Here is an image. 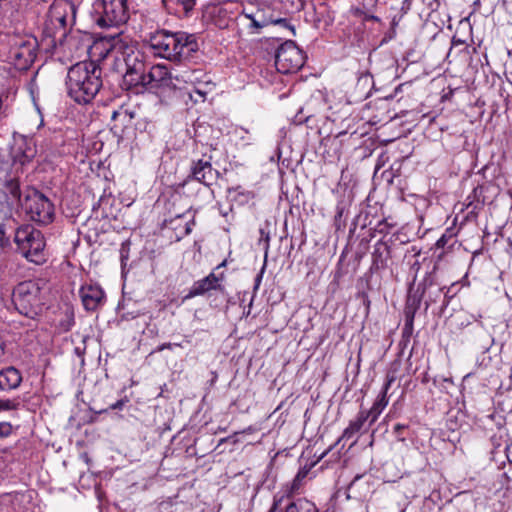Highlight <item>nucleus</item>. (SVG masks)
Listing matches in <instances>:
<instances>
[{
	"label": "nucleus",
	"instance_id": "42",
	"mask_svg": "<svg viewBox=\"0 0 512 512\" xmlns=\"http://www.w3.org/2000/svg\"><path fill=\"white\" fill-rule=\"evenodd\" d=\"M252 431H254V429H253L252 427H248V428H247L246 430H244L243 432H244V433H246V432H247V433H250V432H252Z\"/></svg>",
	"mask_w": 512,
	"mask_h": 512
},
{
	"label": "nucleus",
	"instance_id": "36",
	"mask_svg": "<svg viewBox=\"0 0 512 512\" xmlns=\"http://www.w3.org/2000/svg\"><path fill=\"white\" fill-rule=\"evenodd\" d=\"M236 132H237L238 134H240V137H241L242 139H245V135H242V133L248 134V130H246V129H244V128H239V129H237V130H236Z\"/></svg>",
	"mask_w": 512,
	"mask_h": 512
},
{
	"label": "nucleus",
	"instance_id": "14",
	"mask_svg": "<svg viewBox=\"0 0 512 512\" xmlns=\"http://www.w3.org/2000/svg\"><path fill=\"white\" fill-rule=\"evenodd\" d=\"M224 279V274L220 273L216 275L214 272H211L208 276L204 277L201 280L196 281L189 293L190 296L202 295L210 290H216L221 288V282Z\"/></svg>",
	"mask_w": 512,
	"mask_h": 512
},
{
	"label": "nucleus",
	"instance_id": "2",
	"mask_svg": "<svg viewBox=\"0 0 512 512\" xmlns=\"http://www.w3.org/2000/svg\"><path fill=\"white\" fill-rule=\"evenodd\" d=\"M148 44L154 55L179 63L190 60L199 49L196 36L184 31L158 30L150 34Z\"/></svg>",
	"mask_w": 512,
	"mask_h": 512
},
{
	"label": "nucleus",
	"instance_id": "5",
	"mask_svg": "<svg viewBox=\"0 0 512 512\" xmlns=\"http://www.w3.org/2000/svg\"><path fill=\"white\" fill-rule=\"evenodd\" d=\"M77 8L70 0H54L47 12L44 32L49 37H63L75 24Z\"/></svg>",
	"mask_w": 512,
	"mask_h": 512
},
{
	"label": "nucleus",
	"instance_id": "43",
	"mask_svg": "<svg viewBox=\"0 0 512 512\" xmlns=\"http://www.w3.org/2000/svg\"><path fill=\"white\" fill-rule=\"evenodd\" d=\"M174 347H182V344L181 343H173V348Z\"/></svg>",
	"mask_w": 512,
	"mask_h": 512
},
{
	"label": "nucleus",
	"instance_id": "4",
	"mask_svg": "<svg viewBox=\"0 0 512 512\" xmlns=\"http://www.w3.org/2000/svg\"><path fill=\"white\" fill-rule=\"evenodd\" d=\"M237 24L246 29L250 34H259L261 30L269 25H279L288 30L292 35L295 34L294 28L286 18H282L271 4L256 3L247 1L242 6V10L236 15Z\"/></svg>",
	"mask_w": 512,
	"mask_h": 512
},
{
	"label": "nucleus",
	"instance_id": "44",
	"mask_svg": "<svg viewBox=\"0 0 512 512\" xmlns=\"http://www.w3.org/2000/svg\"><path fill=\"white\" fill-rule=\"evenodd\" d=\"M298 1V6H302V0H297Z\"/></svg>",
	"mask_w": 512,
	"mask_h": 512
},
{
	"label": "nucleus",
	"instance_id": "22",
	"mask_svg": "<svg viewBox=\"0 0 512 512\" xmlns=\"http://www.w3.org/2000/svg\"><path fill=\"white\" fill-rule=\"evenodd\" d=\"M367 419L368 413H366V411H360L357 417L349 423L347 428H345L339 441L342 439L352 438L357 432L361 430Z\"/></svg>",
	"mask_w": 512,
	"mask_h": 512
},
{
	"label": "nucleus",
	"instance_id": "16",
	"mask_svg": "<svg viewBox=\"0 0 512 512\" xmlns=\"http://www.w3.org/2000/svg\"><path fill=\"white\" fill-rule=\"evenodd\" d=\"M169 14L177 17H188L193 11L196 0H162Z\"/></svg>",
	"mask_w": 512,
	"mask_h": 512
},
{
	"label": "nucleus",
	"instance_id": "23",
	"mask_svg": "<svg viewBox=\"0 0 512 512\" xmlns=\"http://www.w3.org/2000/svg\"><path fill=\"white\" fill-rule=\"evenodd\" d=\"M285 512H318V509L313 502L300 498L291 502Z\"/></svg>",
	"mask_w": 512,
	"mask_h": 512
},
{
	"label": "nucleus",
	"instance_id": "27",
	"mask_svg": "<svg viewBox=\"0 0 512 512\" xmlns=\"http://www.w3.org/2000/svg\"><path fill=\"white\" fill-rule=\"evenodd\" d=\"M17 406H18V403H16L13 400L0 399V412L15 410L17 408Z\"/></svg>",
	"mask_w": 512,
	"mask_h": 512
},
{
	"label": "nucleus",
	"instance_id": "7",
	"mask_svg": "<svg viewBox=\"0 0 512 512\" xmlns=\"http://www.w3.org/2000/svg\"><path fill=\"white\" fill-rule=\"evenodd\" d=\"M15 243L20 254L29 262L41 265L47 260L46 243L40 230L30 225L16 230Z\"/></svg>",
	"mask_w": 512,
	"mask_h": 512
},
{
	"label": "nucleus",
	"instance_id": "11",
	"mask_svg": "<svg viewBox=\"0 0 512 512\" xmlns=\"http://www.w3.org/2000/svg\"><path fill=\"white\" fill-rule=\"evenodd\" d=\"M23 208L34 222L48 224L53 220V204L45 195L38 191H33L25 197Z\"/></svg>",
	"mask_w": 512,
	"mask_h": 512
},
{
	"label": "nucleus",
	"instance_id": "30",
	"mask_svg": "<svg viewBox=\"0 0 512 512\" xmlns=\"http://www.w3.org/2000/svg\"><path fill=\"white\" fill-rule=\"evenodd\" d=\"M406 428H407V426H406V425H404V424H400V423H398V424H396V425L394 426V434L396 435L397 439H398L399 441H401V442H404V441H405V437H403V436H402V431H403L404 429H406Z\"/></svg>",
	"mask_w": 512,
	"mask_h": 512
},
{
	"label": "nucleus",
	"instance_id": "24",
	"mask_svg": "<svg viewBox=\"0 0 512 512\" xmlns=\"http://www.w3.org/2000/svg\"><path fill=\"white\" fill-rule=\"evenodd\" d=\"M215 88L214 82L206 73L204 79L194 88V92L204 101L206 96L211 93Z\"/></svg>",
	"mask_w": 512,
	"mask_h": 512
},
{
	"label": "nucleus",
	"instance_id": "19",
	"mask_svg": "<svg viewBox=\"0 0 512 512\" xmlns=\"http://www.w3.org/2000/svg\"><path fill=\"white\" fill-rule=\"evenodd\" d=\"M22 381L20 372L14 367H7L0 372V389L12 390L17 388Z\"/></svg>",
	"mask_w": 512,
	"mask_h": 512
},
{
	"label": "nucleus",
	"instance_id": "38",
	"mask_svg": "<svg viewBox=\"0 0 512 512\" xmlns=\"http://www.w3.org/2000/svg\"><path fill=\"white\" fill-rule=\"evenodd\" d=\"M122 407V402L118 401L111 406L112 409H120Z\"/></svg>",
	"mask_w": 512,
	"mask_h": 512
},
{
	"label": "nucleus",
	"instance_id": "18",
	"mask_svg": "<svg viewBox=\"0 0 512 512\" xmlns=\"http://www.w3.org/2000/svg\"><path fill=\"white\" fill-rule=\"evenodd\" d=\"M205 72L201 69H182L174 74L175 81L185 83L195 88L204 79Z\"/></svg>",
	"mask_w": 512,
	"mask_h": 512
},
{
	"label": "nucleus",
	"instance_id": "20",
	"mask_svg": "<svg viewBox=\"0 0 512 512\" xmlns=\"http://www.w3.org/2000/svg\"><path fill=\"white\" fill-rule=\"evenodd\" d=\"M193 177L199 182L209 185L213 180V168L208 161L199 160L192 168Z\"/></svg>",
	"mask_w": 512,
	"mask_h": 512
},
{
	"label": "nucleus",
	"instance_id": "33",
	"mask_svg": "<svg viewBox=\"0 0 512 512\" xmlns=\"http://www.w3.org/2000/svg\"><path fill=\"white\" fill-rule=\"evenodd\" d=\"M164 349H173V343H163L157 347L158 352L163 351Z\"/></svg>",
	"mask_w": 512,
	"mask_h": 512
},
{
	"label": "nucleus",
	"instance_id": "29",
	"mask_svg": "<svg viewBox=\"0 0 512 512\" xmlns=\"http://www.w3.org/2000/svg\"><path fill=\"white\" fill-rule=\"evenodd\" d=\"M65 317H66L65 323H62L61 326H62L63 330L67 331L74 324L73 313L67 311L65 313Z\"/></svg>",
	"mask_w": 512,
	"mask_h": 512
},
{
	"label": "nucleus",
	"instance_id": "1",
	"mask_svg": "<svg viewBox=\"0 0 512 512\" xmlns=\"http://www.w3.org/2000/svg\"><path fill=\"white\" fill-rule=\"evenodd\" d=\"M102 47L100 55L104 59L113 61L114 69L123 74L124 81L130 86H147L161 97V101L168 103V98L176 94L177 85L172 74L165 65H154L145 73L143 55L136 42L129 37L119 34L110 40L96 44L95 48Z\"/></svg>",
	"mask_w": 512,
	"mask_h": 512
},
{
	"label": "nucleus",
	"instance_id": "37",
	"mask_svg": "<svg viewBox=\"0 0 512 512\" xmlns=\"http://www.w3.org/2000/svg\"><path fill=\"white\" fill-rule=\"evenodd\" d=\"M260 233H261V236L262 237H265V242H266V249L268 248V241H269V235L268 234H265L264 230L261 229L260 230Z\"/></svg>",
	"mask_w": 512,
	"mask_h": 512
},
{
	"label": "nucleus",
	"instance_id": "9",
	"mask_svg": "<svg viewBox=\"0 0 512 512\" xmlns=\"http://www.w3.org/2000/svg\"><path fill=\"white\" fill-rule=\"evenodd\" d=\"M37 40L31 36H14L8 52L9 62L20 71L27 70L36 58Z\"/></svg>",
	"mask_w": 512,
	"mask_h": 512
},
{
	"label": "nucleus",
	"instance_id": "39",
	"mask_svg": "<svg viewBox=\"0 0 512 512\" xmlns=\"http://www.w3.org/2000/svg\"><path fill=\"white\" fill-rule=\"evenodd\" d=\"M277 505H278V503L274 502L268 512H277Z\"/></svg>",
	"mask_w": 512,
	"mask_h": 512
},
{
	"label": "nucleus",
	"instance_id": "40",
	"mask_svg": "<svg viewBox=\"0 0 512 512\" xmlns=\"http://www.w3.org/2000/svg\"><path fill=\"white\" fill-rule=\"evenodd\" d=\"M226 264H227V260H223V261H222V262H221V263L216 267V270H217V269H220V268H222V267H225V266H226Z\"/></svg>",
	"mask_w": 512,
	"mask_h": 512
},
{
	"label": "nucleus",
	"instance_id": "26",
	"mask_svg": "<svg viewBox=\"0 0 512 512\" xmlns=\"http://www.w3.org/2000/svg\"><path fill=\"white\" fill-rule=\"evenodd\" d=\"M240 187H237V188H229L228 189V196L232 199V200H236L237 196H241L243 198V201H247L248 198H249V192H245V191H239Z\"/></svg>",
	"mask_w": 512,
	"mask_h": 512
},
{
	"label": "nucleus",
	"instance_id": "21",
	"mask_svg": "<svg viewBox=\"0 0 512 512\" xmlns=\"http://www.w3.org/2000/svg\"><path fill=\"white\" fill-rule=\"evenodd\" d=\"M389 254V247L385 243H376L372 253L373 265L377 269L385 268L387 266V259L389 258Z\"/></svg>",
	"mask_w": 512,
	"mask_h": 512
},
{
	"label": "nucleus",
	"instance_id": "41",
	"mask_svg": "<svg viewBox=\"0 0 512 512\" xmlns=\"http://www.w3.org/2000/svg\"><path fill=\"white\" fill-rule=\"evenodd\" d=\"M367 19H371V20H374V21H378L379 20V18L377 16H373V15L367 17Z\"/></svg>",
	"mask_w": 512,
	"mask_h": 512
},
{
	"label": "nucleus",
	"instance_id": "3",
	"mask_svg": "<svg viewBox=\"0 0 512 512\" xmlns=\"http://www.w3.org/2000/svg\"><path fill=\"white\" fill-rule=\"evenodd\" d=\"M68 95L79 104L91 102L102 87L101 68L93 61H81L68 70Z\"/></svg>",
	"mask_w": 512,
	"mask_h": 512
},
{
	"label": "nucleus",
	"instance_id": "35",
	"mask_svg": "<svg viewBox=\"0 0 512 512\" xmlns=\"http://www.w3.org/2000/svg\"><path fill=\"white\" fill-rule=\"evenodd\" d=\"M410 4H411V0H404L403 1V5H402V9L403 10H408L410 8Z\"/></svg>",
	"mask_w": 512,
	"mask_h": 512
},
{
	"label": "nucleus",
	"instance_id": "32",
	"mask_svg": "<svg viewBox=\"0 0 512 512\" xmlns=\"http://www.w3.org/2000/svg\"><path fill=\"white\" fill-rule=\"evenodd\" d=\"M448 241V237L446 235H442L436 242L437 248H443L445 247L446 243Z\"/></svg>",
	"mask_w": 512,
	"mask_h": 512
},
{
	"label": "nucleus",
	"instance_id": "10",
	"mask_svg": "<svg viewBox=\"0 0 512 512\" xmlns=\"http://www.w3.org/2000/svg\"><path fill=\"white\" fill-rule=\"evenodd\" d=\"M305 63L303 51L293 41L281 44L275 54L276 69L282 74L297 72Z\"/></svg>",
	"mask_w": 512,
	"mask_h": 512
},
{
	"label": "nucleus",
	"instance_id": "13",
	"mask_svg": "<svg viewBox=\"0 0 512 512\" xmlns=\"http://www.w3.org/2000/svg\"><path fill=\"white\" fill-rule=\"evenodd\" d=\"M80 296L86 310L94 311L104 301V291L99 285L87 284L81 287Z\"/></svg>",
	"mask_w": 512,
	"mask_h": 512
},
{
	"label": "nucleus",
	"instance_id": "6",
	"mask_svg": "<svg viewBox=\"0 0 512 512\" xmlns=\"http://www.w3.org/2000/svg\"><path fill=\"white\" fill-rule=\"evenodd\" d=\"M12 301L20 314L35 319L41 314L44 307V297L40 284L35 281L19 283L13 290Z\"/></svg>",
	"mask_w": 512,
	"mask_h": 512
},
{
	"label": "nucleus",
	"instance_id": "8",
	"mask_svg": "<svg viewBox=\"0 0 512 512\" xmlns=\"http://www.w3.org/2000/svg\"><path fill=\"white\" fill-rule=\"evenodd\" d=\"M90 15L100 28L124 24L129 18L127 0H95Z\"/></svg>",
	"mask_w": 512,
	"mask_h": 512
},
{
	"label": "nucleus",
	"instance_id": "15",
	"mask_svg": "<svg viewBox=\"0 0 512 512\" xmlns=\"http://www.w3.org/2000/svg\"><path fill=\"white\" fill-rule=\"evenodd\" d=\"M394 381V375H387L384 386L380 394L378 395L376 401L372 405L371 409L369 411H366V413H368V418L371 417V423H374L378 419L379 415L388 405L389 399L387 397V392Z\"/></svg>",
	"mask_w": 512,
	"mask_h": 512
},
{
	"label": "nucleus",
	"instance_id": "17",
	"mask_svg": "<svg viewBox=\"0 0 512 512\" xmlns=\"http://www.w3.org/2000/svg\"><path fill=\"white\" fill-rule=\"evenodd\" d=\"M10 164L0 155V191L9 192L14 197L18 196V185L16 181L8 176Z\"/></svg>",
	"mask_w": 512,
	"mask_h": 512
},
{
	"label": "nucleus",
	"instance_id": "25",
	"mask_svg": "<svg viewBox=\"0 0 512 512\" xmlns=\"http://www.w3.org/2000/svg\"><path fill=\"white\" fill-rule=\"evenodd\" d=\"M117 116H119L117 122L120 123V126L125 127L131 123L134 118V113L124 107H120V113H118Z\"/></svg>",
	"mask_w": 512,
	"mask_h": 512
},
{
	"label": "nucleus",
	"instance_id": "45",
	"mask_svg": "<svg viewBox=\"0 0 512 512\" xmlns=\"http://www.w3.org/2000/svg\"><path fill=\"white\" fill-rule=\"evenodd\" d=\"M400 512H405V509H402Z\"/></svg>",
	"mask_w": 512,
	"mask_h": 512
},
{
	"label": "nucleus",
	"instance_id": "31",
	"mask_svg": "<svg viewBox=\"0 0 512 512\" xmlns=\"http://www.w3.org/2000/svg\"><path fill=\"white\" fill-rule=\"evenodd\" d=\"M9 244V239L6 237L3 227L0 225V247L4 248Z\"/></svg>",
	"mask_w": 512,
	"mask_h": 512
},
{
	"label": "nucleus",
	"instance_id": "12",
	"mask_svg": "<svg viewBox=\"0 0 512 512\" xmlns=\"http://www.w3.org/2000/svg\"><path fill=\"white\" fill-rule=\"evenodd\" d=\"M232 7L233 3H208L202 11V19L220 29H226L236 17Z\"/></svg>",
	"mask_w": 512,
	"mask_h": 512
},
{
	"label": "nucleus",
	"instance_id": "34",
	"mask_svg": "<svg viewBox=\"0 0 512 512\" xmlns=\"http://www.w3.org/2000/svg\"><path fill=\"white\" fill-rule=\"evenodd\" d=\"M120 113V108L117 109V110H113L112 113H111V120L114 121V122H117L118 121V117L117 114Z\"/></svg>",
	"mask_w": 512,
	"mask_h": 512
},
{
	"label": "nucleus",
	"instance_id": "28",
	"mask_svg": "<svg viewBox=\"0 0 512 512\" xmlns=\"http://www.w3.org/2000/svg\"><path fill=\"white\" fill-rule=\"evenodd\" d=\"M13 433V426L9 422H0V439L7 438Z\"/></svg>",
	"mask_w": 512,
	"mask_h": 512
}]
</instances>
